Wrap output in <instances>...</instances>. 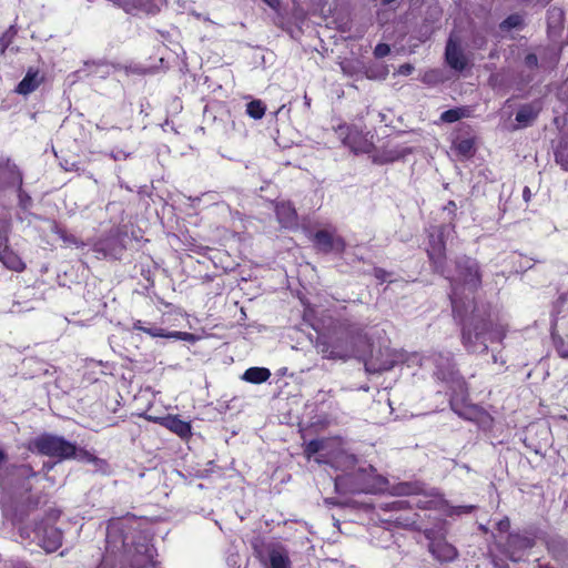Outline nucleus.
Returning a JSON list of instances; mask_svg holds the SVG:
<instances>
[{"instance_id":"f257e3e1","label":"nucleus","mask_w":568,"mask_h":568,"mask_svg":"<svg viewBox=\"0 0 568 568\" xmlns=\"http://www.w3.org/2000/svg\"><path fill=\"white\" fill-rule=\"evenodd\" d=\"M456 271L450 301L454 314L464 317L469 307L476 306L471 295L481 284V274L478 263L467 256L457 260Z\"/></svg>"},{"instance_id":"f03ea898","label":"nucleus","mask_w":568,"mask_h":568,"mask_svg":"<svg viewBox=\"0 0 568 568\" xmlns=\"http://www.w3.org/2000/svg\"><path fill=\"white\" fill-rule=\"evenodd\" d=\"M469 323L464 324L462 343L468 353L483 354L488 349V343L501 342L506 336V329L500 324H495L488 317L481 315L476 306L469 307Z\"/></svg>"},{"instance_id":"7ed1b4c3","label":"nucleus","mask_w":568,"mask_h":568,"mask_svg":"<svg viewBox=\"0 0 568 568\" xmlns=\"http://www.w3.org/2000/svg\"><path fill=\"white\" fill-rule=\"evenodd\" d=\"M410 361L418 363L420 366L428 364L434 365V376L445 383L449 389L456 395L464 396L466 393V384L459 372L455 367L453 355L449 352H435L430 356L423 358L418 354H414Z\"/></svg>"},{"instance_id":"20e7f679","label":"nucleus","mask_w":568,"mask_h":568,"mask_svg":"<svg viewBox=\"0 0 568 568\" xmlns=\"http://www.w3.org/2000/svg\"><path fill=\"white\" fill-rule=\"evenodd\" d=\"M252 548L263 568H292L288 549L281 541L257 538Z\"/></svg>"},{"instance_id":"39448f33","label":"nucleus","mask_w":568,"mask_h":568,"mask_svg":"<svg viewBox=\"0 0 568 568\" xmlns=\"http://www.w3.org/2000/svg\"><path fill=\"white\" fill-rule=\"evenodd\" d=\"M36 450L44 456L57 458L59 460L77 457V445L67 440L62 436L53 434H42L33 440Z\"/></svg>"},{"instance_id":"423d86ee","label":"nucleus","mask_w":568,"mask_h":568,"mask_svg":"<svg viewBox=\"0 0 568 568\" xmlns=\"http://www.w3.org/2000/svg\"><path fill=\"white\" fill-rule=\"evenodd\" d=\"M453 232V226L450 225H440L433 229V232L429 234V247L427 250L428 257L432 261L435 270L442 274H444V263H445V237Z\"/></svg>"},{"instance_id":"0eeeda50","label":"nucleus","mask_w":568,"mask_h":568,"mask_svg":"<svg viewBox=\"0 0 568 568\" xmlns=\"http://www.w3.org/2000/svg\"><path fill=\"white\" fill-rule=\"evenodd\" d=\"M314 245L324 253H342L345 250L344 240L334 231L320 230L314 234Z\"/></svg>"},{"instance_id":"6e6552de","label":"nucleus","mask_w":568,"mask_h":568,"mask_svg":"<svg viewBox=\"0 0 568 568\" xmlns=\"http://www.w3.org/2000/svg\"><path fill=\"white\" fill-rule=\"evenodd\" d=\"M535 539L528 532L509 534L506 542V550L513 560L520 558L521 551L534 547Z\"/></svg>"},{"instance_id":"1a4fd4ad","label":"nucleus","mask_w":568,"mask_h":568,"mask_svg":"<svg viewBox=\"0 0 568 568\" xmlns=\"http://www.w3.org/2000/svg\"><path fill=\"white\" fill-rule=\"evenodd\" d=\"M540 111L541 106L538 102L520 105L516 113V124L513 125V130L516 131L532 125L537 120Z\"/></svg>"},{"instance_id":"9d476101","label":"nucleus","mask_w":568,"mask_h":568,"mask_svg":"<svg viewBox=\"0 0 568 568\" xmlns=\"http://www.w3.org/2000/svg\"><path fill=\"white\" fill-rule=\"evenodd\" d=\"M445 55L452 69L463 71L466 68V57L463 50L452 39L447 42Z\"/></svg>"},{"instance_id":"9b49d317","label":"nucleus","mask_w":568,"mask_h":568,"mask_svg":"<svg viewBox=\"0 0 568 568\" xmlns=\"http://www.w3.org/2000/svg\"><path fill=\"white\" fill-rule=\"evenodd\" d=\"M40 536V544L47 552L55 551L62 545V532L55 527H44Z\"/></svg>"},{"instance_id":"f8f14e48","label":"nucleus","mask_w":568,"mask_h":568,"mask_svg":"<svg viewBox=\"0 0 568 568\" xmlns=\"http://www.w3.org/2000/svg\"><path fill=\"white\" fill-rule=\"evenodd\" d=\"M43 80L44 77L38 70L29 69L16 91L23 95L30 94L39 88Z\"/></svg>"},{"instance_id":"ddd939ff","label":"nucleus","mask_w":568,"mask_h":568,"mask_svg":"<svg viewBox=\"0 0 568 568\" xmlns=\"http://www.w3.org/2000/svg\"><path fill=\"white\" fill-rule=\"evenodd\" d=\"M429 551L440 561H452L457 556L455 547L443 539L433 540L429 544Z\"/></svg>"},{"instance_id":"4468645a","label":"nucleus","mask_w":568,"mask_h":568,"mask_svg":"<svg viewBox=\"0 0 568 568\" xmlns=\"http://www.w3.org/2000/svg\"><path fill=\"white\" fill-rule=\"evenodd\" d=\"M160 423L171 432L179 435L181 438H187L191 435L190 423L180 419L178 416L160 418Z\"/></svg>"},{"instance_id":"2eb2a0df","label":"nucleus","mask_w":568,"mask_h":568,"mask_svg":"<svg viewBox=\"0 0 568 568\" xmlns=\"http://www.w3.org/2000/svg\"><path fill=\"white\" fill-rule=\"evenodd\" d=\"M276 215L280 223L285 227L296 225L297 214L293 205L288 202H282L276 205Z\"/></svg>"},{"instance_id":"dca6fc26","label":"nucleus","mask_w":568,"mask_h":568,"mask_svg":"<svg viewBox=\"0 0 568 568\" xmlns=\"http://www.w3.org/2000/svg\"><path fill=\"white\" fill-rule=\"evenodd\" d=\"M0 261L6 267L16 272H21L24 268L22 260L6 243L0 248Z\"/></svg>"},{"instance_id":"f3484780","label":"nucleus","mask_w":568,"mask_h":568,"mask_svg":"<svg viewBox=\"0 0 568 568\" xmlns=\"http://www.w3.org/2000/svg\"><path fill=\"white\" fill-rule=\"evenodd\" d=\"M79 72H84L88 75L105 78L111 72V65L105 61H87L84 62V69Z\"/></svg>"},{"instance_id":"a211bd4d","label":"nucleus","mask_w":568,"mask_h":568,"mask_svg":"<svg viewBox=\"0 0 568 568\" xmlns=\"http://www.w3.org/2000/svg\"><path fill=\"white\" fill-rule=\"evenodd\" d=\"M271 377V372L268 368L265 367H250L247 368L242 379H244L247 383L252 384H262L266 382Z\"/></svg>"},{"instance_id":"6ab92c4d","label":"nucleus","mask_w":568,"mask_h":568,"mask_svg":"<svg viewBox=\"0 0 568 568\" xmlns=\"http://www.w3.org/2000/svg\"><path fill=\"white\" fill-rule=\"evenodd\" d=\"M344 144L355 153H364L369 151V145L358 132H349L344 139Z\"/></svg>"},{"instance_id":"aec40b11","label":"nucleus","mask_w":568,"mask_h":568,"mask_svg":"<svg viewBox=\"0 0 568 568\" xmlns=\"http://www.w3.org/2000/svg\"><path fill=\"white\" fill-rule=\"evenodd\" d=\"M145 333L153 337H165V338H174V339H183L187 341L192 335L185 332H166L165 329L152 326L145 329Z\"/></svg>"},{"instance_id":"412c9836","label":"nucleus","mask_w":568,"mask_h":568,"mask_svg":"<svg viewBox=\"0 0 568 568\" xmlns=\"http://www.w3.org/2000/svg\"><path fill=\"white\" fill-rule=\"evenodd\" d=\"M423 490V485L419 483H400L394 487L397 495H418Z\"/></svg>"},{"instance_id":"4be33fe9","label":"nucleus","mask_w":568,"mask_h":568,"mask_svg":"<svg viewBox=\"0 0 568 568\" xmlns=\"http://www.w3.org/2000/svg\"><path fill=\"white\" fill-rule=\"evenodd\" d=\"M396 363H397V359H395V358L386 359V361L382 362L381 364H376L374 361H368L365 363V369L368 373H381L384 371L392 369Z\"/></svg>"},{"instance_id":"5701e85b","label":"nucleus","mask_w":568,"mask_h":568,"mask_svg":"<svg viewBox=\"0 0 568 568\" xmlns=\"http://www.w3.org/2000/svg\"><path fill=\"white\" fill-rule=\"evenodd\" d=\"M265 110V104L261 100L251 101L246 105V113L255 120L262 119Z\"/></svg>"},{"instance_id":"b1692460","label":"nucleus","mask_w":568,"mask_h":568,"mask_svg":"<svg viewBox=\"0 0 568 568\" xmlns=\"http://www.w3.org/2000/svg\"><path fill=\"white\" fill-rule=\"evenodd\" d=\"M466 115L465 109L456 108L442 113L440 120L445 123H454Z\"/></svg>"},{"instance_id":"393cba45","label":"nucleus","mask_w":568,"mask_h":568,"mask_svg":"<svg viewBox=\"0 0 568 568\" xmlns=\"http://www.w3.org/2000/svg\"><path fill=\"white\" fill-rule=\"evenodd\" d=\"M523 24H524L523 17L520 14H518V13H515V14H510L509 17H507L500 23V29H503V30H511V29L521 28Z\"/></svg>"},{"instance_id":"a878e982","label":"nucleus","mask_w":568,"mask_h":568,"mask_svg":"<svg viewBox=\"0 0 568 568\" xmlns=\"http://www.w3.org/2000/svg\"><path fill=\"white\" fill-rule=\"evenodd\" d=\"M556 161L568 170V141L561 142L556 151Z\"/></svg>"},{"instance_id":"bb28decb","label":"nucleus","mask_w":568,"mask_h":568,"mask_svg":"<svg viewBox=\"0 0 568 568\" xmlns=\"http://www.w3.org/2000/svg\"><path fill=\"white\" fill-rule=\"evenodd\" d=\"M456 151L463 156H470L474 150V142L470 139H464L455 143Z\"/></svg>"},{"instance_id":"cd10ccee","label":"nucleus","mask_w":568,"mask_h":568,"mask_svg":"<svg viewBox=\"0 0 568 568\" xmlns=\"http://www.w3.org/2000/svg\"><path fill=\"white\" fill-rule=\"evenodd\" d=\"M524 67L529 71H535L538 69V57L535 53H528L524 58Z\"/></svg>"},{"instance_id":"c85d7f7f","label":"nucleus","mask_w":568,"mask_h":568,"mask_svg":"<svg viewBox=\"0 0 568 568\" xmlns=\"http://www.w3.org/2000/svg\"><path fill=\"white\" fill-rule=\"evenodd\" d=\"M323 440H311L305 447V454L311 457L323 449Z\"/></svg>"},{"instance_id":"c756f323","label":"nucleus","mask_w":568,"mask_h":568,"mask_svg":"<svg viewBox=\"0 0 568 568\" xmlns=\"http://www.w3.org/2000/svg\"><path fill=\"white\" fill-rule=\"evenodd\" d=\"M390 52L389 45L386 43H379L375 47L374 54L376 58H384Z\"/></svg>"},{"instance_id":"7c9ffc66","label":"nucleus","mask_w":568,"mask_h":568,"mask_svg":"<svg viewBox=\"0 0 568 568\" xmlns=\"http://www.w3.org/2000/svg\"><path fill=\"white\" fill-rule=\"evenodd\" d=\"M510 527V521L507 517H505L504 519H500L498 523H497V529L500 531V532H505L509 529Z\"/></svg>"},{"instance_id":"2f4dec72","label":"nucleus","mask_w":568,"mask_h":568,"mask_svg":"<svg viewBox=\"0 0 568 568\" xmlns=\"http://www.w3.org/2000/svg\"><path fill=\"white\" fill-rule=\"evenodd\" d=\"M556 347H557V352L560 355V357L568 358V347L565 346L562 341L557 343Z\"/></svg>"},{"instance_id":"473e14b6","label":"nucleus","mask_w":568,"mask_h":568,"mask_svg":"<svg viewBox=\"0 0 568 568\" xmlns=\"http://www.w3.org/2000/svg\"><path fill=\"white\" fill-rule=\"evenodd\" d=\"M128 153H125L124 151L122 150H116V151H113L111 153V156L114 159V160H123V159H126L128 158Z\"/></svg>"},{"instance_id":"72a5a7b5","label":"nucleus","mask_w":568,"mask_h":568,"mask_svg":"<svg viewBox=\"0 0 568 568\" xmlns=\"http://www.w3.org/2000/svg\"><path fill=\"white\" fill-rule=\"evenodd\" d=\"M473 508H474V506H458V507L455 508V511L457 514L470 513Z\"/></svg>"},{"instance_id":"f704fd0d","label":"nucleus","mask_w":568,"mask_h":568,"mask_svg":"<svg viewBox=\"0 0 568 568\" xmlns=\"http://www.w3.org/2000/svg\"><path fill=\"white\" fill-rule=\"evenodd\" d=\"M456 209H457V205L454 201H449L445 206V210L452 214H455Z\"/></svg>"},{"instance_id":"c9c22d12","label":"nucleus","mask_w":568,"mask_h":568,"mask_svg":"<svg viewBox=\"0 0 568 568\" xmlns=\"http://www.w3.org/2000/svg\"><path fill=\"white\" fill-rule=\"evenodd\" d=\"M347 479H348V476L347 477H338V478H336V480H335L336 489H339V487L342 485H344Z\"/></svg>"},{"instance_id":"e433bc0d","label":"nucleus","mask_w":568,"mask_h":568,"mask_svg":"<svg viewBox=\"0 0 568 568\" xmlns=\"http://www.w3.org/2000/svg\"><path fill=\"white\" fill-rule=\"evenodd\" d=\"M550 14H551L552 17H555V16H556V17L558 18V20H561V19H562V16H564L562 11H561V10H559V9H556V8H554V9L550 11Z\"/></svg>"},{"instance_id":"4c0bfd02","label":"nucleus","mask_w":568,"mask_h":568,"mask_svg":"<svg viewBox=\"0 0 568 568\" xmlns=\"http://www.w3.org/2000/svg\"><path fill=\"white\" fill-rule=\"evenodd\" d=\"M523 197L526 202H528L531 197V192L528 186H526L523 191Z\"/></svg>"},{"instance_id":"58836bf2","label":"nucleus","mask_w":568,"mask_h":568,"mask_svg":"<svg viewBox=\"0 0 568 568\" xmlns=\"http://www.w3.org/2000/svg\"><path fill=\"white\" fill-rule=\"evenodd\" d=\"M413 70V67L409 64H405L400 67V73L403 74H409Z\"/></svg>"},{"instance_id":"ea45409f","label":"nucleus","mask_w":568,"mask_h":568,"mask_svg":"<svg viewBox=\"0 0 568 568\" xmlns=\"http://www.w3.org/2000/svg\"><path fill=\"white\" fill-rule=\"evenodd\" d=\"M265 3H267L271 8L276 9L280 4L278 0H263Z\"/></svg>"},{"instance_id":"a19ab883","label":"nucleus","mask_w":568,"mask_h":568,"mask_svg":"<svg viewBox=\"0 0 568 568\" xmlns=\"http://www.w3.org/2000/svg\"><path fill=\"white\" fill-rule=\"evenodd\" d=\"M385 274H386V273H385V271H383V270H381V268L375 270V276H376L377 278H379V280H383V281H384V280H385Z\"/></svg>"},{"instance_id":"79ce46f5","label":"nucleus","mask_w":568,"mask_h":568,"mask_svg":"<svg viewBox=\"0 0 568 568\" xmlns=\"http://www.w3.org/2000/svg\"><path fill=\"white\" fill-rule=\"evenodd\" d=\"M133 327H134V329L143 331V332H145V329H148V327H144V326L142 325V322H141V321L135 322Z\"/></svg>"},{"instance_id":"37998d69","label":"nucleus","mask_w":568,"mask_h":568,"mask_svg":"<svg viewBox=\"0 0 568 568\" xmlns=\"http://www.w3.org/2000/svg\"><path fill=\"white\" fill-rule=\"evenodd\" d=\"M493 361H494V363H498V362H500V364L506 363V361L498 354H493Z\"/></svg>"},{"instance_id":"c03bdc74","label":"nucleus","mask_w":568,"mask_h":568,"mask_svg":"<svg viewBox=\"0 0 568 568\" xmlns=\"http://www.w3.org/2000/svg\"><path fill=\"white\" fill-rule=\"evenodd\" d=\"M7 454L2 449H0V467L7 462Z\"/></svg>"},{"instance_id":"a18cd8bd","label":"nucleus","mask_w":568,"mask_h":568,"mask_svg":"<svg viewBox=\"0 0 568 568\" xmlns=\"http://www.w3.org/2000/svg\"><path fill=\"white\" fill-rule=\"evenodd\" d=\"M366 487H353L349 489L351 493H359V491H366Z\"/></svg>"},{"instance_id":"49530a36","label":"nucleus","mask_w":568,"mask_h":568,"mask_svg":"<svg viewBox=\"0 0 568 568\" xmlns=\"http://www.w3.org/2000/svg\"><path fill=\"white\" fill-rule=\"evenodd\" d=\"M7 243L6 235L0 231V248Z\"/></svg>"},{"instance_id":"de8ad7c7","label":"nucleus","mask_w":568,"mask_h":568,"mask_svg":"<svg viewBox=\"0 0 568 568\" xmlns=\"http://www.w3.org/2000/svg\"><path fill=\"white\" fill-rule=\"evenodd\" d=\"M552 0H537V3L541 4V6H547L548 3H550Z\"/></svg>"},{"instance_id":"09e8293b","label":"nucleus","mask_w":568,"mask_h":568,"mask_svg":"<svg viewBox=\"0 0 568 568\" xmlns=\"http://www.w3.org/2000/svg\"><path fill=\"white\" fill-rule=\"evenodd\" d=\"M332 357L345 358L346 356L338 355L337 353H335L334 351H332Z\"/></svg>"},{"instance_id":"8fccbe9b","label":"nucleus","mask_w":568,"mask_h":568,"mask_svg":"<svg viewBox=\"0 0 568 568\" xmlns=\"http://www.w3.org/2000/svg\"><path fill=\"white\" fill-rule=\"evenodd\" d=\"M80 453H81L84 457H87L88 459H91V455H90L88 452H82V450H80Z\"/></svg>"},{"instance_id":"3c124183","label":"nucleus","mask_w":568,"mask_h":568,"mask_svg":"<svg viewBox=\"0 0 568 568\" xmlns=\"http://www.w3.org/2000/svg\"><path fill=\"white\" fill-rule=\"evenodd\" d=\"M395 0H382L383 4H390L392 2H394Z\"/></svg>"},{"instance_id":"603ef678","label":"nucleus","mask_w":568,"mask_h":568,"mask_svg":"<svg viewBox=\"0 0 568 568\" xmlns=\"http://www.w3.org/2000/svg\"><path fill=\"white\" fill-rule=\"evenodd\" d=\"M450 406H452V408H453L454 410H456V409H455V406H454V402H453V400H450Z\"/></svg>"},{"instance_id":"864d4df0","label":"nucleus","mask_w":568,"mask_h":568,"mask_svg":"<svg viewBox=\"0 0 568 568\" xmlns=\"http://www.w3.org/2000/svg\"><path fill=\"white\" fill-rule=\"evenodd\" d=\"M44 467H47L48 469H51V468H52V466H51V465H48V464H45V465H44Z\"/></svg>"}]
</instances>
